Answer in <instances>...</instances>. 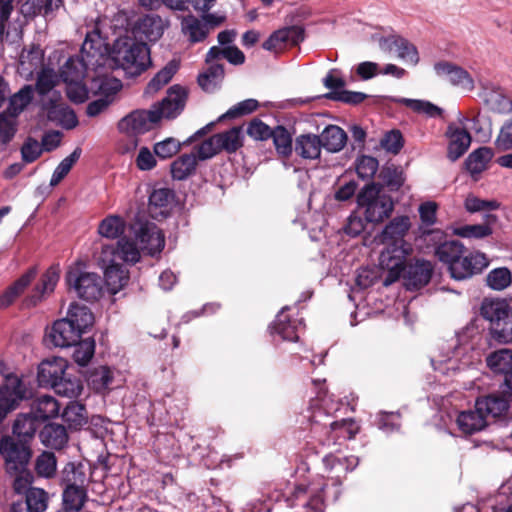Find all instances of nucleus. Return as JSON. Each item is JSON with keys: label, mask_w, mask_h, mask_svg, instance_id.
<instances>
[{"label": "nucleus", "mask_w": 512, "mask_h": 512, "mask_svg": "<svg viewBox=\"0 0 512 512\" xmlns=\"http://www.w3.org/2000/svg\"><path fill=\"white\" fill-rule=\"evenodd\" d=\"M108 45L97 28L87 32L81 47L80 59L69 58L62 68L66 82H75L83 77L88 69H96L105 64Z\"/></svg>", "instance_id": "f257e3e1"}, {"label": "nucleus", "mask_w": 512, "mask_h": 512, "mask_svg": "<svg viewBox=\"0 0 512 512\" xmlns=\"http://www.w3.org/2000/svg\"><path fill=\"white\" fill-rule=\"evenodd\" d=\"M480 315L489 322L492 339L500 344H512V302L503 298H485Z\"/></svg>", "instance_id": "f03ea898"}, {"label": "nucleus", "mask_w": 512, "mask_h": 512, "mask_svg": "<svg viewBox=\"0 0 512 512\" xmlns=\"http://www.w3.org/2000/svg\"><path fill=\"white\" fill-rule=\"evenodd\" d=\"M110 57L116 67L130 76L140 75L151 63L148 46L128 38L115 41Z\"/></svg>", "instance_id": "7ed1b4c3"}, {"label": "nucleus", "mask_w": 512, "mask_h": 512, "mask_svg": "<svg viewBox=\"0 0 512 512\" xmlns=\"http://www.w3.org/2000/svg\"><path fill=\"white\" fill-rule=\"evenodd\" d=\"M357 204L364 210L366 222L378 224L388 218L394 210L392 198L382 193L376 183L365 185L357 195Z\"/></svg>", "instance_id": "20e7f679"}, {"label": "nucleus", "mask_w": 512, "mask_h": 512, "mask_svg": "<svg viewBox=\"0 0 512 512\" xmlns=\"http://www.w3.org/2000/svg\"><path fill=\"white\" fill-rule=\"evenodd\" d=\"M379 256V267L383 270V285L385 287L397 282L406 268V259L412 251L411 246L399 244H383Z\"/></svg>", "instance_id": "39448f33"}, {"label": "nucleus", "mask_w": 512, "mask_h": 512, "mask_svg": "<svg viewBox=\"0 0 512 512\" xmlns=\"http://www.w3.org/2000/svg\"><path fill=\"white\" fill-rule=\"evenodd\" d=\"M65 280L69 288L74 289L81 299L96 301L102 296L103 281L96 273L81 271L79 267H72L67 271Z\"/></svg>", "instance_id": "423d86ee"}, {"label": "nucleus", "mask_w": 512, "mask_h": 512, "mask_svg": "<svg viewBox=\"0 0 512 512\" xmlns=\"http://www.w3.org/2000/svg\"><path fill=\"white\" fill-rule=\"evenodd\" d=\"M324 488V485L317 488L298 485L286 501L290 507L296 509L295 512H324Z\"/></svg>", "instance_id": "0eeeda50"}, {"label": "nucleus", "mask_w": 512, "mask_h": 512, "mask_svg": "<svg viewBox=\"0 0 512 512\" xmlns=\"http://www.w3.org/2000/svg\"><path fill=\"white\" fill-rule=\"evenodd\" d=\"M98 264L104 269L105 283L111 294H116L128 283V270L113 260L112 248H101Z\"/></svg>", "instance_id": "6e6552de"}, {"label": "nucleus", "mask_w": 512, "mask_h": 512, "mask_svg": "<svg viewBox=\"0 0 512 512\" xmlns=\"http://www.w3.org/2000/svg\"><path fill=\"white\" fill-rule=\"evenodd\" d=\"M29 396V389L23 379L10 378L7 384H2L0 386V424Z\"/></svg>", "instance_id": "1a4fd4ad"}, {"label": "nucleus", "mask_w": 512, "mask_h": 512, "mask_svg": "<svg viewBox=\"0 0 512 512\" xmlns=\"http://www.w3.org/2000/svg\"><path fill=\"white\" fill-rule=\"evenodd\" d=\"M0 454L6 461L8 473L17 472L19 469L26 467L31 457V451L27 443L19 440L15 442L9 436L1 438Z\"/></svg>", "instance_id": "9d476101"}, {"label": "nucleus", "mask_w": 512, "mask_h": 512, "mask_svg": "<svg viewBox=\"0 0 512 512\" xmlns=\"http://www.w3.org/2000/svg\"><path fill=\"white\" fill-rule=\"evenodd\" d=\"M159 122V113L151 107L149 110H136L119 122V129L127 134L136 135L150 131Z\"/></svg>", "instance_id": "9b49d317"}, {"label": "nucleus", "mask_w": 512, "mask_h": 512, "mask_svg": "<svg viewBox=\"0 0 512 512\" xmlns=\"http://www.w3.org/2000/svg\"><path fill=\"white\" fill-rule=\"evenodd\" d=\"M311 424V433L318 441L324 445L331 444L330 433L338 429H344L347 425L346 420L335 421L332 416L326 413L322 408H317L309 417Z\"/></svg>", "instance_id": "f8f14e48"}, {"label": "nucleus", "mask_w": 512, "mask_h": 512, "mask_svg": "<svg viewBox=\"0 0 512 512\" xmlns=\"http://www.w3.org/2000/svg\"><path fill=\"white\" fill-rule=\"evenodd\" d=\"M489 265L487 256L482 252L462 254L450 267V275L456 280H464L475 274L481 273Z\"/></svg>", "instance_id": "ddd939ff"}, {"label": "nucleus", "mask_w": 512, "mask_h": 512, "mask_svg": "<svg viewBox=\"0 0 512 512\" xmlns=\"http://www.w3.org/2000/svg\"><path fill=\"white\" fill-rule=\"evenodd\" d=\"M186 100V89L180 85H173L168 89L166 97L152 107L158 111L159 121L162 118L174 119L183 111Z\"/></svg>", "instance_id": "4468645a"}, {"label": "nucleus", "mask_w": 512, "mask_h": 512, "mask_svg": "<svg viewBox=\"0 0 512 512\" xmlns=\"http://www.w3.org/2000/svg\"><path fill=\"white\" fill-rule=\"evenodd\" d=\"M136 239L140 244V249L150 256L159 254L165 246V236L163 232L151 222L140 224Z\"/></svg>", "instance_id": "2eb2a0df"}, {"label": "nucleus", "mask_w": 512, "mask_h": 512, "mask_svg": "<svg viewBox=\"0 0 512 512\" xmlns=\"http://www.w3.org/2000/svg\"><path fill=\"white\" fill-rule=\"evenodd\" d=\"M79 330L65 318L56 320L46 333V340L55 347L66 348L81 339Z\"/></svg>", "instance_id": "dca6fc26"}, {"label": "nucleus", "mask_w": 512, "mask_h": 512, "mask_svg": "<svg viewBox=\"0 0 512 512\" xmlns=\"http://www.w3.org/2000/svg\"><path fill=\"white\" fill-rule=\"evenodd\" d=\"M67 361L61 357L43 360L38 366L37 381L41 387L54 388L66 373Z\"/></svg>", "instance_id": "f3484780"}, {"label": "nucleus", "mask_w": 512, "mask_h": 512, "mask_svg": "<svg viewBox=\"0 0 512 512\" xmlns=\"http://www.w3.org/2000/svg\"><path fill=\"white\" fill-rule=\"evenodd\" d=\"M411 228L410 218L406 215L396 216L382 230L379 238L382 244H399L411 246L405 241V236Z\"/></svg>", "instance_id": "a211bd4d"}, {"label": "nucleus", "mask_w": 512, "mask_h": 512, "mask_svg": "<svg viewBox=\"0 0 512 512\" xmlns=\"http://www.w3.org/2000/svg\"><path fill=\"white\" fill-rule=\"evenodd\" d=\"M175 199L172 189L155 185L149 194L148 211L152 218L166 217Z\"/></svg>", "instance_id": "6ab92c4d"}, {"label": "nucleus", "mask_w": 512, "mask_h": 512, "mask_svg": "<svg viewBox=\"0 0 512 512\" xmlns=\"http://www.w3.org/2000/svg\"><path fill=\"white\" fill-rule=\"evenodd\" d=\"M480 97L493 113L505 115L512 112V99L501 87L484 85Z\"/></svg>", "instance_id": "aec40b11"}, {"label": "nucleus", "mask_w": 512, "mask_h": 512, "mask_svg": "<svg viewBox=\"0 0 512 512\" xmlns=\"http://www.w3.org/2000/svg\"><path fill=\"white\" fill-rule=\"evenodd\" d=\"M445 136L449 140L447 157L451 161H456L468 150L471 144V135L466 129L457 127L455 123H449Z\"/></svg>", "instance_id": "412c9836"}, {"label": "nucleus", "mask_w": 512, "mask_h": 512, "mask_svg": "<svg viewBox=\"0 0 512 512\" xmlns=\"http://www.w3.org/2000/svg\"><path fill=\"white\" fill-rule=\"evenodd\" d=\"M433 266L430 261L417 259L407 267L404 275L405 286L408 290H416L426 286L432 277Z\"/></svg>", "instance_id": "4be33fe9"}, {"label": "nucleus", "mask_w": 512, "mask_h": 512, "mask_svg": "<svg viewBox=\"0 0 512 512\" xmlns=\"http://www.w3.org/2000/svg\"><path fill=\"white\" fill-rule=\"evenodd\" d=\"M438 76L445 78L452 85L459 86L465 90L474 89V81L471 75L463 68L449 62H438L434 65Z\"/></svg>", "instance_id": "5701e85b"}, {"label": "nucleus", "mask_w": 512, "mask_h": 512, "mask_svg": "<svg viewBox=\"0 0 512 512\" xmlns=\"http://www.w3.org/2000/svg\"><path fill=\"white\" fill-rule=\"evenodd\" d=\"M165 24L158 15L150 14L140 18L134 27V34L141 41L156 42L164 33Z\"/></svg>", "instance_id": "b1692460"}, {"label": "nucleus", "mask_w": 512, "mask_h": 512, "mask_svg": "<svg viewBox=\"0 0 512 512\" xmlns=\"http://www.w3.org/2000/svg\"><path fill=\"white\" fill-rule=\"evenodd\" d=\"M60 278V269L58 266H51L42 275L40 283L34 288L32 293L25 298L24 305L27 307L36 306L42 298L53 292Z\"/></svg>", "instance_id": "393cba45"}, {"label": "nucleus", "mask_w": 512, "mask_h": 512, "mask_svg": "<svg viewBox=\"0 0 512 512\" xmlns=\"http://www.w3.org/2000/svg\"><path fill=\"white\" fill-rule=\"evenodd\" d=\"M49 495L41 488H30L25 494L26 509L22 502H14L10 512H44L48 507Z\"/></svg>", "instance_id": "a878e982"}, {"label": "nucleus", "mask_w": 512, "mask_h": 512, "mask_svg": "<svg viewBox=\"0 0 512 512\" xmlns=\"http://www.w3.org/2000/svg\"><path fill=\"white\" fill-rule=\"evenodd\" d=\"M101 248H112L115 262L135 264L140 260V249L137 244L126 237L120 238L116 244H103Z\"/></svg>", "instance_id": "bb28decb"}, {"label": "nucleus", "mask_w": 512, "mask_h": 512, "mask_svg": "<svg viewBox=\"0 0 512 512\" xmlns=\"http://www.w3.org/2000/svg\"><path fill=\"white\" fill-rule=\"evenodd\" d=\"M497 221L498 217L495 214L487 213L484 216V223L461 226L456 230V234L463 238L483 239L492 235L493 226Z\"/></svg>", "instance_id": "cd10ccee"}, {"label": "nucleus", "mask_w": 512, "mask_h": 512, "mask_svg": "<svg viewBox=\"0 0 512 512\" xmlns=\"http://www.w3.org/2000/svg\"><path fill=\"white\" fill-rule=\"evenodd\" d=\"M207 65V68L199 73L197 82L203 91L213 93L220 88L224 80V66L222 64Z\"/></svg>", "instance_id": "c85d7f7f"}, {"label": "nucleus", "mask_w": 512, "mask_h": 512, "mask_svg": "<svg viewBox=\"0 0 512 512\" xmlns=\"http://www.w3.org/2000/svg\"><path fill=\"white\" fill-rule=\"evenodd\" d=\"M40 439L46 447L60 450L66 446L69 438L63 425L49 423L41 430Z\"/></svg>", "instance_id": "c756f323"}, {"label": "nucleus", "mask_w": 512, "mask_h": 512, "mask_svg": "<svg viewBox=\"0 0 512 512\" xmlns=\"http://www.w3.org/2000/svg\"><path fill=\"white\" fill-rule=\"evenodd\" d=\"M320 137L315 134H302L295 140V153L303 159H317L321 154Z\"/></svg>", "instance_id": "7c9ffc66"}, {"label": "nucleus", "mask_w": 512, "mask_h": 512, "mask_svg": "<svg viewBox=\"0 0 512 512\" xmlns=\"http://www.w3.org/2000/svg\"><path fill=\"white\" fill-rule=\"evenodd\" d=\"M459 429L466 434H473L484 429L487 419L483 411L475 407L474 410L462 411L457 417Z\"/></svg>", "instance_id": "2f4dec72"}, {"label": "nucleus", "mask_w": 512, "mask_h": 512, "mask_svg": "<svg viewBox=\"0 0 512 512\" xmlns=\"http://www.w3.org/2000/svg\"><path fill=\"white\" fill-rule=\"evenodd\" d=\"M79 333L84 334L94 323V316L90 309L78 303H72L69 306L67 316L65 317Z\"/></svg>", "instance_id": "473e14b6"}, {"label": "nucleus", "mask_w": 512, "mask_h": 512, "mask_svg": "<svg viewBox=\"0 0 512 512\" xmlns=\"http://www.w3.org/2000/svg\"><path fill=\"white\" fill-rule=\"evenodd\" d=\"M60 411L59 402L50 395H41L37 397L31 406V413L39 420L46 421L57 417Z\"/></svg>", "instance_id": "72a5a7b5"}, {"label": "nucleus", "mask_w": 512, "mask_h": 512, "mask_svg": "<svg viewBox=\"0 0 512 512\" xmlns=\"http://www.w3.org/2000/svg\"><path fill=\"white\" fill-rule=\"evenodd\" d=\"M476 408L483 411L485 417L488 416L498 417L505 413L509 408L508 400L497 394H491L476 400Z\"/></svg>", "instance_id": "f704fd0d"}, {"label": "nucleus", "mask_w": 512, "mask_h": 512, "mask_svg": "<svg viewBox=\"0 0 512 512\" xmlns=\"http://www.w3.org/2000/svg\"><path fill=\"white\" fill-rule=\"evenodd\" d=\"M196 154H183L171 163V176L174 180L182 181L196 172L198 165Z\"/></svg>", "instance_id": "c9c22d12"}, {"label": "nucleus", "mask_w": 512, "mask_h": 512, "mask_svg": "<svg viewBox=\"0 0 512 512\" xmlns=\"http://www.w3.org/2000/svg\"><path fill=\"white\" fill-rule=\"evenodd\" d=\"M214 135L221 152L225 151L228 154H232L243 146L244 136L240 126L232 127Z\"/></svg>", "instance_id": "e433bc0d"}, {"label": "nucleus", "mask_w": 512, "mask_h": 512, "mask_svg": "<svg viewBox=\"0 0 512 512\" xmlns=\"http://www.w3.org/2000/svg\"><path fill=\"white\" fill-rule=\"evenodd\" d=\"M319 137L321 146L330 152L342 150L347 141L345 131L336 125L327 126Z\"/></svg>", "instance_id": "4c0bfd02"}, {"label": "nucleus", "mask_w": 512, "mask_h": 512, "mask_svg": "<svg viewBox=\"0 0 512 512\" xmlns=\"http://www.w3.org/2000/svg\"><path fill=\"white\" fill-rule=\"evenodd\" d=\"M465 252V246L457 240L445 241L435 249V255L439 261L447 265L448 271Z\"/></svg>", "instance_id": "58836bf2"}, {"label": "nucleus", "mask_w": 512, "mask_h": 512, "mask_svg": "<svg viewBox=\"0 0 512 512\" xmlns=\"http://www.w3.org/2000/svg\"><path fill=\"white\" fill-rule=\"evenodd\" d=\"M62 499L65 512H78L88 499L87 489L85 485L65 487L62 493Z\"/></svg>", "instance_id": "ea45409f"}, {"label": "nucleus", "mask_w": 512, "mask_h": 512, "mask_svg": "<svg viewBox=\"0 0 512 512\" xmlns=\"http://www.w3.org/2000/svg\"><path fill=\"white\" fill-rule=\"evenodd\" d=\"M37 420L32 413L18 415L13 424V434L19 441L28 443L37 431Z\"/></svg>", "instance_id": "a19ab883"}, {"label": "nucleus", "mask_w": 512, "mask_h": 512, "mask_svg": "<svg viewBox=\"0 0 512 512\" xmlns=\"http://www.w3.org/2000/svg\"><path fill=\"white\" fill-rule=\"evenodd\" d=\"M486 362L494 373L503 374L505 378L512 371V350L504 348L492 352Z\"/></svg>", "instance_id": "79ce46f5"}, {"label": "nucleus", "mask_w": 512, "mask_h": 512, "mask_svg": "<svg viewBox=\"0 0 512 512\" xmlns=\"http://www.w3.org/2000/svg\"><path fill=\"white\" fill-rule=\"evenodd\" d=\"M285 309L286 308H283L277 315L273 326L274 331L280 335L283 340L297 341L299 338L298 330L301 323L297 320H291L289 316L284 313Z\"/></svg>", "instance_id": "37998d69"}, {"label": "nucleus", "mask_w": 512, "mask_h": 512, "mask_svg": "<svg viewBox=\"0 0 512 512\" xmlns=\"http://www.w3.org/2000/svg\"><path fill=\"white\" fill-rule=\"evenodd\" d=\"M33 95L32 85H24L18 92L10 96L5 112L16 118L31 103Z\"/></svg>", "instance_id": "c03bdc74"}, {"label": "nucleus", "mask_w": 512, "mask_h": 512, "mask_svg": "<svg viewBox=\"0 0 512 512\" xmlns=\"http://www.w3.org/2000/svg\"><path fill=\"white\" fill-rule=\"evenodd\" d=\"M181 29L193 43L203 41L209 32L206 23H203L193 15H188L182 19Z\"/></svg>", "instance_id": "a18cd8bd"}, {"label": "nucleus", "mask_w": 512, "mask_h": 512, "mask_svg": "<svg viewBox=\"0 0 512 512\" xmlns=\"http://www.w3.org/2000/svg\"><path fill=\"white\" fill-rule=\"evenodd\" d=\"M48 118L57 121L66 129H73L78 125L75 112L65 104H52L48 108Z\"/></svg>", "instance_id": "49530a36"}, {"label": "nucleus", "mask_w": 512, "mask_h": 512, "mask_svg": "<svg viewBox=\"0 0 512 512\" xmlns=\"http://www.w3.org/2000/svg\"><path fill=\"white\" fill-rule=\"evenodd\" d=\"M179 64L172 60L168 62L147 84L145 92L154 94L167 85L175 73L178 71Z\"/></svg>", "instance_id": "de8ad7c7"}, {"label": "nucleus", "mask_w": 512, "mask_h": 512, "mask_svg": "<svg viewBox=\"0 0 512 512\" xmlns=\"http://www.w3.org/2000/svg\"><path fill=\"white\" fill-rule=\"evenodd\" d=\"M493 151L489 147H480L473 151L465 161L467 170L472 174H479L486 169L493 157Z\"/></svg>", "instance_id": "09e8293b"}, {"label": "nucleus", "mask_w": 512, "mask_h": 512, "mask_svg": "<svg viewBox=\"0 0 512 512\" xmlns=\"http://www.w3.org/2000/svg\"><path fill=\"white\" fill-rule=\"evenodd\" d=\"M271 138L277 153L283 157H288L293 151L292 136L290 132L282 125L276 126L273 131Z\"/></svg>", "instance_id": "8fccbe9b"}, {"label": "nucleus", "mask_w": 512, "mask_h": 512, "mask_svg": "<svg viewBox=\"0 0 512 512\" xmlns=\"http://www.w3.org/2000/svg\"><path fill=\"white\" fill-rule=\"evenodd\" d=\"M74 346L72 354L73 360L80 366H86L95 353V340L92 337H88L83 340H78Z\"/></svg>", "instance_id": "3c124183"}, {"label": "nucleus", "mask_w": 512, "mask_h": 512, "mask_svg": "<svg viewBox=\"0 0 512 512\" xmlns=\"http://www.w3.org/2000/svg\"><path fill=\"white\" fill-rule=\"evenodd\" d=\"M53 389L60 396L76 398L81 394L83 386L79 378L65 373Z\"/></svg>", "instance_id": "603ef678"}, {"label": "nucleus", "mask_w": 512, "mask_h": 512, "mask_svg": "<svg viewBox=\"0 0 512 512\" xmlns=\"http://www.w3.org/2000/svg\"><path fill=\"white\" fill-rule=\"evenodd\" d=\"M82 150L80 147L75 148V150L65 157L55 168L52 177L50 179L51 186H57L70 172L73 165L79 160L81 156Z\"/></svg>", "instance_id": "864d4df0"}, {"label": "nucleus", "mask_w": 512, "mask_h": 512, "mask_svg": "<svg viewBox=\"0 0 512 512\" xmlns=\"http://www.w3.org/2000/svg\"><path fill=\"white\" fill-rule=\"evenodd\" d=\"M125 222L120 216L111 215L101 221L98 227V233L109 239L118 238L124 233Z\"/></svg>", "instance_id": "5fc2aeb1"}, {"label": "nucleus", "mask_w": 512, "mask_h": 512, "mask_svg": "<svg viewBox=\"0 0 512 512\" xmlns=\"http://www.w3.org/2000/svg\"><path fill=\"white\" fill-rule=\"evenodd\" d=\"M85 481L86 474L83 470V466L80 464L75 465L69 462L61 471V482L65 484L66 487L84 486Z\"/></svg>", "instance_id": "6e6d98bb"}, {"label": "nucleus", "mask_w": 512, "mask_h": 512, "mask_svg": "<svg viewBox=\"0 0 512 512\" xmlns=\"http://www.w3.org/2000/svg\"><path fill=\"white\" fill-rule=\"evenodd\" d=\"M512 283V274L506 267L491 270L486 276V285L495 291H502Z\"/></svg>", "instance_id": "4d7b16f0"}, {"label": "nucleus", "mask_w": 512, "mask_h": 512, "mask_svg": "<svg viewBox=\"0 0 512 512\" xmlns=\"http://www.w3.org/2000/svg\"><path fill=\"white\" fill-rule=\"evenodd\" d=\"M323 463L330 472L335 470V478L337 481H340L341 474H346L349 470V466H351L350 470H352L357 465V458L352 456L338 459L332 454H329L323 458Z\"/></svg>", "instance_id": "13d9d810"}, {"label": "nucleus", "mask_w": 512, "mask_h": 512, "mask_svg": "<svg viewBox=\"0 0 512 512\" xmlns=\"http://www.w3.org/2000/svg\"><path fill=\"white\" fill-rule=\"evenodd\" d=\"M399 102L403 103L405 106L409 107L414 112L424 114L428 117H441L443 114V110L440 107L434 105L429 101L402 98L399 100Z\"/></svg>", "instance_id": "bf43d9fd"}, {"label": "nucleus", "mask_w": 512, "mask_h": 512, "mask_svg": "<svg viewBox=\"0 0 512 512\" xmlns=\"http://www.w3.org/2000/svg\"><path fill=\"white\" fill-rule=\"evenodd\" d=\"M35 469L38 475L42 477H53L57 470V460L54 453L48 451L41 453L36 459Z\"/></svg>", "instance_id": "052dcab7"}, {"label": "nucleus", "mask_w": 512, "mask_h": 512, "mask_svg": "<svg viewBox=\"0 0 512 512\" xmlns=\"http://www.w3.org/2000/svg\"><path fill=\"white\" fill-rule=\"evenodd\" d=\"M58 78L54 70L42 69L36 79L35 90L39 95L48 94L57 84Z\"/></svg>", "instance_id": "680f3d73"}, {"label": "nucleus", "mask_w": 512, "mask_h": 512, "mask_svg": "<svg viewBox=\"0 0 512 512\" xmlns=\"http://www.w3.org/2000/svg\"><path fill=\"white\" fill-rule=\"evenodd\" d=\"M85 407L77 402L69 403L62 413V418L69 425L77 427L86 422Z\"/></svg>", "instance_id": "e2e57ef3"}, {"label": "nucleus", "mask_w": 512, "mask_h": 512, "mask_svg": "<svg viewBox=\"0 0 512 512\" xmlns=\"http://www.w3.org/2000/svg\"><path fill=\"white\" fill-rule=\"evenodd\" d=\"M184 145L180 143L177 139L173 137L166 138L160 142L154 144L153 151L156 156L161 159H167L174 156L181 149V146Z\"/></svg>", "instance_id": "0e129e2a"}, {"label": "nucleus", "mask_w": 512, "mask_h": 512, "mask_svg": "<svg viewBox=\"0 0 512 512\" xmlns=\"http://www.w3.org/2000/svg\"><path fill=\"white\" fill-rule=\"evenodd\" d=\"M16 118L7 114L0 113V146H6L15 136Z\"/></svg>", "instance_id": "69168bd1"}, {"label": "nucleus", "mask_w": 512, "mask_h": 512, "mask_svg": "<svg viewBox=\"0 0 512 512\" xmlns=\"http://www.w3.org/2000/svg\"><path fill=\"white\" fill-rule=\"evenodd\" d=\"M378 160L372 156L363 155L358 158L356 163V172L362 180L373 178L378 170Z\"/></svg>", "instance_id": "338daca9"}, {"label": "nucleus", "mask_w": 512, "mask_h": 512, "mask_svg": "<svg viewBox=\"0 0 512 512\" xmlns=\"http://www.w3.org/2000/svg\"><path fill=\"white\" fill-rule=\"evenodd\" d=\"M273 129L258 118H253L247 125V135L255 141H265L271 138Z\"/></svg>", "instance_id": "774afa93"}]
</instances>
